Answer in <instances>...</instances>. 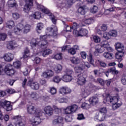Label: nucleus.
Masks as SVG:
<instances>
[{"label": "nucleus", "mask_w": 126, "mask_h": 126, "mask_svg": "<svg viewBox=\"0 0 126 126\" xmlns=\"http://www.w3.org/2000/svg\"><path fill=\"white\" fill-rule=\"evenodd\" d=\"M33 1H34V2H35L38 9H39L40 10L42 11V12L45 13L46 14H48L53 23H54V24H56L57 20L55 18V16H54L53 14L50 13V10L48 9V8L38 3L37 1H36V0H26V4H25L24 7V11L25 12H26L27 13L29 12V11L31 8V6H33Z\"/></svg>", "instance_id": "f257e3e1"}, {"label": "nucleus", "mask_w": 126, "mask_h": 126, "mask_svg": "<svg viewBox=\"0 0 126 126\" xmlns=\"http://www.w3.org/2000/svg\"><path fill=\"white\" fill-rule=\"evenodd\" d=\"M46 34L40 36V45L41 49H46L48 47L47 41H50L49 39L51 37H57L58 36V28L54 26L53 28L49 27L46 29Z\"/></svg>", "instance_id": "f03ea898"}, {"label": "nucleus", "mask_w": 126, "mask_h": 126, "mask_svg": "<svg viewBox=\"0 0 126 126\" xmlns=\"http://www.w3.org/2000/svg\"><path fill=\"white\" fill-rule=\"evenodd\" d=\"M28 113L31 115L34 114V117H33L30 119V122L31 123L33 126H38L42 123V119L41 117L43 116V111L41 110H37L35 109V107L33 105H30L27 108Z\"/></svg>", "instance_id": "7ed1b4c3"}, {"label": "nucleus", "mask_w": 126, "mask_h": 126, "mask_svg": "<svg viewBox=\"0 0 126 126\" xmlns=\"http://www.w3.org/2000/svg\"><path fill=\"white\" fill-rule=\"evenodd\" d=\"M107 102L112 103L113 110H117L118 108H120L122 106V102L119 100V97L117 96H111L109 95L106 97Z\"/></svg>", "instance_id": "20e7f679"}, {"label": "nucleus", "mask_w": 126, "mask_h": 126, "mask_svg": "<svg viewBox=\"0 0 126 126\" xmlns=\"http://www.w3.org/2000/svg\"><path fill=\"white\" fill-rule=\"evenodd\" d=\"M29 43H30V46L33 50H37V49L41 48V42H40V39H39L33 38L31 41H29Z\"/></svg>", "instance_id": "39448f33"}, {"label": "nucleus", "mask_w": 126, "mask_h": 126, "mask_svg": "<svg viewBox=\"0 0 126 126\" xmlns=\"http://www.w3.org/2000/svg\"><path fill=\"white\" fill-rule=\"evenodd\" d=\"M4 71L7 75H9V76L13 75L15 73V71L12 67V65L10 64H8L5 66Z\"/></svg>", "instance_id": "423d86ee"}, {"label": "nucleus", "mask_w": 126, "mask_h": 126, "mask_svg": "<svg viewBox=\"0 0 126 126\" xmlns=\"http://www.w3.org/2000/svg\"><path fill=\"white\" fill-rule=\"evenodd\" d=\"M73 33L74 36H75L76 37H83V36H86V35H87L88 31L85 29H82L80 30L79 31H74Z\"/></svg>", "instance_id": "0eeeda50"}, {"label": "nucleus", "mask_w": 126, "mask_h": 126, "mask_svg": "<svg viewBox=\"0 0 126 126\" xmlns=\"http://www.w3.org/2000/svg\"><path fill=\"white\" fill-rule=\"evenodd\" d=\"M100 45L101 47H103L104 50H106L108 52H113V51H114V49L111 47L109 41L107 40H103L101 41Z\"/></svg>", "instance_id": "6e6552de"}, {"label": "nucleus", "mask_w": 126, "mask_h": 126, "mask_svg": "<svg viewBox=\"0 0 126 126\" xmlns=\"http://www.w3.org/2000/svg\"><path fill=\"white\" fill-rule=\"evenodd\" d=\"M57 7L60 8H68V5H67L66 1L64 0H55Z\"/></svg>", "instance_id": "1a4fd4ad"}, {"label": "nucleus", "mask_w": 126, "mask_h": 126, "mask_svg": "<svg viewBox=\"0 0 126 126\" xmlns=\"http://www.w3.org/2000/svg\"><path fill=\"white\" fill-rule=\"evenodd\" d=\"M1 105L3 109L6 110L7 112H9V111H11V110H12V105H11V103H10V101L6 100L2 101Z\"/></svg>", "instance_id": "9d476101"}, {"label": "nucleus", "mask_w": 126, "mask_h": 126, "mask_svg": "<svg viewBox=\"0 0 126 126\" xmlns=\"http://www.w3.org/2000/svg\"><path fill=\"white\" fill-rule=\"evenodd\" d=\"M77 84L78 85H84L86 83V78L83 76V73H79L77 75Z\"/></svg>", "instance_id": "9b49d317"}, {"label": "nucleus", "mask_w": 126, "mask_h": 126, "mask_svg": "<svg viewBox=\"0 0 126 126\" xmlns=\"http://www.w3.org/2000/svg\"><path fill=\"white\" fill-rule=\"evenodd\" d=\"M28 86H30L33 90H38L40 88V84L37 82H33L30 80L28 82Z\"/></svg>", "instance_id": "f8f14e48"}, {"label": "nucleus", "mask_w": 126, "mask_h": 126, "mask_svg": "<svg viewBox=\"0 0 126 126\" xmlns=\"http://www.w3.org/2000/svg\"><path fill=\"white\" fill-rule=\"evenodd\" d=\"M71 92V90L67 87H62L59 90V93L62 95H66Z\"/></svg>", "instance_id": "ddd939ff"}, {"label": "nucleus", "mask_w": 126, "mask_h": 126, "mask_svg": "<svg viewBox=\"0 0 126 126\" xmlns=\"http://www.w3.org/2000/svg\"><path fill=\"white\" fill-rule=\"evenodd\" d=\"M18 45H17V43L15 42V41H10L8 42L6 45L7 49H8V50H14L15 48H16Z\"/></svg>", "instance_id": "4468645a"}, {"label": "nucleus", "mask_w": 126, "mask_h": 126, "mask_svg": "<svg viewBox=\"0 0 126 126\" xmlns=\"http://www.w3.org/2000/svg\"><path fill=\"white\" fill-rule=\"evenodd\" d=\"M44 111L46 115H47V116H52L54 113V110L50 106H46L44 109Z\"/></svg>", "instance_id": "2eb2a0df"}, {"label": "nucleus", "mask_w": 126, "mask_h": 126, "mask_svg": "<svg viewBox=\"0 0 126 126\" xmlns=\"http://www.w3.org/2000/svg\"><path fill=\"white\" fill-rule=\"evenodd\" d=\"M13 54L10 53H8L5 54L4 56H3V59L5 62H11L13 60Z\"/></svg>", "instance_id": "dca6fc26"}, {"label": "nucleus", "mask_w": 126, "mask_h": 126, "mask_svg": "<svg viewBox=\"0 0 126 126\" xmlns=\"http://www.w3.org/2000/svg\"><path fill=\"white\" fill-rule=\"evenodd\" d=\"M53 125H60V126H63V119L62 117H59L57 119L53 121Z\"/></svg>", "instance_id": "f3484780"}, {"label": "nucleus", "mask_w": 126, "mask_h": 126, "mask_svg": "<svg viewBox=\"0 0 126 126\" xmlns=\"http://www.w3.org/2000/svg\"><path fill=\"white\" fill-rule=\"evenodd\" d=\"M54 75V72L51 70H47L42 73V76L44 78H49Z\"/></svg>", "instance_id": "a211bd4d"}, {"label": "nucleus", "mask_w": 126, "mask_h": 126, "mask_svg": "<svg viewBox=\"0 0 126 126\" xmlns=\"http://www.w3.org/2000/svg\"><path fill=\"white\" fill-rule=\"evenodd\" d=\"M89 101L91 105L92 106H94V105H96V104H98L99 99L97 96H93L90 98Z\"/></svg>", "instance_id": "6ab92c4d"}, {"label": "nucleus", "mask_w": 126, "mask_h": 126, "mask_svg": "<svg viewBox=\"0 0 126 126\" xmlns=\"http://www.w3.org/2000/svg\"><path fill=\"white\" fill-rule=\"evenodd\" d=\"M115 48L118 52H125V46L120 42L116 43Z\"/></svg>", "instance_id": "aec40b11"}, {"label": "nucleus", "mask_w": 126, "mask_h": 126, "mask_svg": "<svg viewBox=\"0 0 126 126\" xmlns=\"http://www.w3.org/2000/svg\"><path fill=\"white\" fill-rule=\"evenodd\" d=\"M91 94V91L88 89H83L82 90V96L84 98H86L88 96H89Z\"/></svg>", "instance_id": "412c9836"}, {"label": "nucleus", "mask_w": 126, "mask_h": 126, "mask_svg": "<svg viewBox=\"0 0 126 126\" xmlns=\"http://www.w3.org/2000/svg\"><path fill=\"white\" fill-rule=\"evenodd\" d=\"M85 69V68L84 67V65H83L77 66L74 68L75 72L76 73H81V71H83V70Z\"/></svg>", "instance_id": "4be33fe9"}, {"label": "nucleus", "mask_w": 126, "mask_h": 126, "mask_svg": "<svg viewBox=\"0 0 126 126\" xmlns=\"http://www.w3.org/2000/svg\"><path fill=\"white\" fill-rule=\"evenodd\" d=\"M124 54H125V51L118 52L115 54V58L118 60L119 62H122Z\"/></svg>", "instance_id": "5701e85b"}, {"label": "nucleus", "mask_w": 126, "mask_h": 126, "mask_svg": "<svg viewBox=\"0 0 126 126\" xmlns=\"http://www.w3.org/2000/svg\"><path fill=\"white\" fill-rule=\"evenodd\" d=\"M29 97H31L33 100H38L40 99V95L36 92L32 93L31 94H28Z\"/></svg>", "instance_id": "b1692460"}, {"label": "nucleus", "mask_w": 126, "mask_h": 126, "mask_svg": "<svg viewBox=\"0 0 126 126\" xmlns=\"http://www.w3.org/2000/svg\"><path fill=\"white\" fill-rule=\"evenodd\" d=\"M62 80L64 82H69L72 80V76H71V75H67L66 74V75H64L62 77Z\"/></svg>", "instance_id": "393cba45"}, {"label": "nucleus", "mask_w": 126, "mask_h": 126, "mask_svg": "<svg viewBox=\"0 0 126 126\" xmlns=\"http://www.w3.org/2000/svg\"><path fill=\"white\" fill-rule=\"evenodd\" d=\"M105 114H103L100 113H97L96 114L95 118L96 119H97V120L100 121V122H102V121H104V120H105Z\"/></svg>", "instance_id": "a878e982"}, {"label": "nucleus", "mask_w": 126, "mask_h": 126, "mask_svg": "<svg viewBox=\"0 0 126 126\" xmlns=\"http://www.w3.org/2000/svg\"><path fill=\"white\" fill-rule=\"evenodd\" d=\"M95 51L94 53H99V54H102L104 51L105 49L102 46L100 45H96L95 47Z\"/></svg>", "instance_id": "bb28decb"}, {"label": "nucleus", "mask_w": 126, "mask_h": 126, "mask_svg": "<svg viewBox=\"0 0 126 126\" xmlns=\"http://www.w3.org/2000/svg\"><path fill=\"white\" fill-rule=\"evenodd\" d=\"M70 61L73 64H78V63H80V59L78 57H71Z\"/></svg>", "instance_id": "cd10ccee"}, {"label": "nucleus", "mask_w": 126, "mask_h": 126, "mask_svg": "<svg viewBox=\"0 0 126 126\" xmlns=\"http://www.w3.org/2000/svg\"><path fill=\"white\" fill-rule=\"evenodd\" d=\"M103 57L107 60H112L113 59V54L105 52L103 54Z\"/></svg>", "instance_id": "c85d7f7f"}, {"label": "nucleus", "mask_w": 126, "mask_h": 126, "mask_svg": "<svg viewBox=\"0 0 126 126\" xmlns=\"http://www.w3.org/2000/svg\"><path fill=\"white\" fill-rule=\"evenodd\" d=\"M20 28L18 27H16L14 28V32L15 34H16V35H19L20 33L21 32V31H22V29L21 27L23 26V25L21 24H20L19 25Z\"/></svg>", "instance_id": "c756f323"}, {"label": "nucleus", "mask_w": 126, "mask_h": 126, "mask_svg": "<svg viewBox=\"0 0 126 126\" xmlns=\"http://www.w3.org/2000/svg\"><path fill=\"white\" fill-rule=\"evenodd\" d=\"M43 28L44 25H43V23H39L37 24L36 26V31L37 33H41V30H42Z\"/></svg>", "instance_id": "7c9ffc66"}, {"label": "nucleus", "mask_w": 126, "mask_h": 126, "mask_svg": "<svg viewBox=\"0 0 126 126\" xmlns=\"http://www.w3.org/2000/svg\"><path fill=\"white\" fill-rule=\"evenodd\" d=\"M85 9H86V6L80 7L78 9V12L80 13V14L83 15L85 14Z\"/></svg>", "instance_id": "2f4dec72"}, {"label": "nucleus", "mask_w": 126, "mask_h": 126, "mask_svg": "<svg viewBox=\"0 0 126 126\" xmlns=\"http://www.w3.org/2000/svg\"><path fill=\"white\" fill-rule=\"evenodd\" d=\"M7 27L8 28H9V29H11V28H13V27H14V22L12 20H9L6 23Z\"/></svg>", "instance_id": "473e14b6"}, {"label": "nucleus", "mask_w": 126, "mask_h": 126, "mask_svg": "<svg viewBox=\"0 0 126 126\" xmlns=\"http://www.w3.org/2000/svg\"><path fill=\"white\" fill-rule=\"evenodd\" d=\"M53 53V51L50 49H47L43 51L42 53L43 57H46V56H49V55L52 54Z\"/></svg>", "instance_id": "72a5a7b5"}, {"label": "nucleus", "mask_w": 126, "mask_h": 126, "mask_svg": "<svg viewBox=\"0 0 126 126\" xmlns=\"http://www.w3.org/2000/svg\"><path fill=\"white\" fill-rule=\"evenodd\" d=\"M63 69V66L61 64H57L54 67V70L57 73L61 72Z\"/></svg>", "instance_id": "f704fd0d"}, {"label": "nucleus", "mask_w": 126, "mask_h": 126, "mask_svg": "<svg viewBox=\"0 0 126 126\" xmlns=\"http://www.w3.org/2000/svg\"><path fill=\"white\" fill-rule=\"evenodd\" d=\"M7 5L9 7H13V6H15V5H16L15 0H8Z\"/></svg>", "instance_id": "c9c22d12"}, {"label": "nucleus", "mask_w": 126, "mask_h": 126, "mask_svg": "<svg viewBox=\"0 0 126 126\" xmlns=\"http://www.w3.org/2000/svg\"><path fill=\"white\" fill-rule=\"evenodd\" d=\"M63 22L64 25V27L65 29H66V32H71V30H72L73 29L72 27H69V26L65 24V23L64 21H63Z\"/></svg>", "instance_id": "e433bc0d"}, {"label": "nucleus", "mask_w": 126, "mask_h": 126, "mask_svg": "<svg viewBox=\"0 0 126 126\" xmlns=\"http://www.w3.org/2000/svg\"><path fill=\"white\" fill-rule=\"evenodd\" d=\"M30 54V51L28 48H26L24 51V53L23 54L24 59H26V58H28L29 57Z\"/></svg>", "instance_id": "4c0bfd02"}, {"label": "nucleus", "mask_w": 126, "mask_h": 126, "mask_svg": "<svg viewBox=\"0 0 126 126\" xmlns=\"http://www.w3.org/2000/svg\"><path fill=\"white\" fill-rule=\"evenodd\" d=\"M31 26L29 25H26L24 27V33H27L28 32H30Z\"/></svg>", "instance_id": "58836bf2"}, {"label": "nucleus", "mask_w": 126, "mask_h": 126, "mask_svg": "<svg viewBox=\"0 0 126 126\" xmlns=\"http://www.w3.org/2000/svg\"><path fill=\"white\" fill-rule=\"evenodd\" d=\"M110 37H117L118 36V32L116 30H111L109 31Z\"/></svg>", "instance_id": "ea45409f"}, {"label": "nucleus", "mask_w": 126, "mask_h": 126, "mask_svg": "<svg viewBox=\"0 0 126 126\" xmlns=\"http://www.w3.org/2000/svg\"><path fill=\"white\" fill-rule=\"evenodd\" d=\"M32 16L34 19H39V18H41V13L39 12H36L32 15Z\"/></svg>", "instance_id": "a19ab883"}, {"label": "nucleus", "mask_w": 126, "mask_h": 126, "mask_svg": "<svg viewBox=\"0 0 126 126\" xmlns=\"http://www.w3.org/2000/svg\"><path fill=\"white\" fill-rule=\"evenodd\" d=\"M88 61L91 64L94 65V59H93L91 54H90L88 56Z\"/></svg>", "instance_id": "79ce46f5"}, {"label": "nucleus", "mask_w": 126, "mask_h": 126, "mask_svg": "<svg viewBox=\"0 0 126 126\" xmlns=\"http://www.w3.org/2000/svg\"><path fill=\"white\" fill-rule=\"evenodd\" d=\"M81 25L80 24H77L76 22H74L73 23V26L72 27L73 31H77L76 29H78L80 27Z\"/></svg>", "instance_id": "37998d69"}, {"label": "nucleus", "mask_w": 126, "mask_h": 126, "mask_svg": "<svg viewBox=\"0 0 126 126\" xmlns=\"http://www.w3.org/2000/svg\"><path fill=\"white\" fill-rule=\"evenodd\" d=\"M69 107L71 109L72 113H74V112H76V111H77V109H78V106H77V105L75 104L70 106Z\"/></svg>", "instance_id": "c03bdc74"}, {"label": "nucleus", "mask_w": 126, "mask_h": 126, "mask_svg": "<svg viewBox=\"0 0 126 126\" xmlns=\"http://www.w3.org/2000/svg\"><path fill=\"white\" fill-rule=\"evenodd\" d=\"M13 66L16 68H20V66H21V63L19 61H16L13 63Z\"/></svg>", "instance_id": "a18cd8bd"}, {"label": "nucleus", "mask_w": 126, "mask_h": 126, "mask_svg": "<svg viewBox=\"0 0 126 126\" xmlns=\"http://www.w3.org/2000/svg\"><path fill=\"white\" fill-rule=\"evenodd\" d=\"M68 52L69 54L72 55H75V54H76V51H75V49H74V48L73 47L69 48L68 50Z\"/></svg>", "instance_id": "49530a36"}, {"label": "nucleus", "mask_w": 126, "mask_h": 126, "mask_svg": "<svg viewBox=\"0 0 126 126\" xmlns=\"http://www.w3.org/2000/svg\"><path fill=\"white\" fill-rule=\"evenodd\" d=\"M62 80V78L60 77V76H56L53 78L54 82H56V83H59Z\"/></svg>", "instance_id": "de8ad7c7"}, {"label": "nucleus", "mask_w": 126, "mask_h": 126, "mask_svg": "<svg viewBox=\"0 0 126 126\" xmlns=\"http://www.w3.org/2000/svg\"><path fill=\"white\" fill-rule=\"evenodd\" d=\"M103 38L106 40H109L110 39L111 35H110L109 32H105L103 33Z\"/></svg>", "instance_id": "09e8293b"}, {"label": "nucleus", "mask_w": 126, "mask_h": 126, "mask_svg": "<svg viewBox=\"0 0 126 126\" xmlns=\"http://www.w3.org/2000/svg\"><path fill=\"white\" fill-rule=\"evenodd\" d=\"M65 114L66 115H69L70 114H72V112L71 111V109H70V106H68L64 110Z\"/></svg>", "instance_id": "8fccbe9b"}, {"label": "nucleus", "mask_w": 126, "mask_h": 126, "mask_svg": "<svg viewBox=\"0 0 126 126\" xmlns=\"http://www.w3.org/2000/svg\"><path fill=\"white\" fill-rule=\"evenodd\" d=\"M93 39L95 43H100V41H101V38L97 35L94 36Z\"/></svg>", "instance_id": "3c124183"}, {"label": "nucleus", "mask_w": 126, "mask_h": 126, "mask_svg": "<svg viewBox=\"0 0 126 126\" xmlns=\"http://www.w3.org/2000/svg\"><path fill=\"white\" fill-rule=\"evenodd\" d=\"M6 34L5 33H1L0 34V41H4L6 39Z\"/></svg>", "instance_id": "603ef678"}, {"label": "nucleus", "mask_w": 126, "mask_h": 126, "mask_svg": "<svg viewBox=\"0 0 126 126\" xmlns=\"http://www.w3.org/2000/svg\"><path fill=\"white\" fill-rule=\"evenodd\" d=\"M54 59H55V60H57L58 61H60V60H62V59H63L62 53L56 54L54 56Z\"/></svg>", "instance_id": "864d4df0"}, {"label": "nucleus", "mask_w": 126, "mask_h": 126, "mask_svg": "<svg viewBox=\"0 0 126 126\" xmlns=\"http://www.w3.org/2000/svg\"><path fill=\"white\" fill-rule=\"evenodd\" d=\"M90 11L92 13H96V12L98 11V7L96 6H94V7L91 9Z\"/></svg>", "instance_id": "5fc2aeb1"}, {"label": "nucleus", "mask_w": 126, "mask_h": 126, "mask_svg": "<svg viewBox=\"0 0 126 126\" xmlns=\"http://www.w3.org/2000/svg\"><path fill=\"white\" fill-rule=\"evenodd\" d=\"M122 83L123 85H126V75L124 74L122 76V78L121 79Z\"/></svg>", "instance_id": "6e6d98bb"}, {"label": "nucleus", "mask_w": 126, "mask_h": 126, "mask_svg": "<svg viewBox=\"0 0 126 126\" xmlns=\"http://www.w3.org/2000/svg\"><path fill=\"white\" fill-rule=\"evenodd\" d=\"M50 92L52 94V95L56 94H57V89L56 88H55L54 87H52V88H50Z\"/></svg>", "instance_id": "4d7b16f0"}, {"label": "nucleus", "mask_w": 126, "mask_h": 126, "mask_svg": "<svg viewBox=\"0 0 126 126\" xmlns=\"http://www.w3.org/2000/svg\"><path fill=\"white\" fill-rule=\"evenodd\" d=\"M13 18L15 19V20H17V19H18L20 17L19 14L18 13H14L12 14Z\"/></svg>", "instance_id": "13d9d810"}, {"label": "nucleus", "mask_w": 126, "mask_h": 126, "mask_svg": "<svg viewBox=\"0 0 126 126\" xmlns=\"http://www.w3.org/2000/svg\"><path fill=\"white\" fill-rule=\"evenodd\" d=\"M100 114H102L103 115H105L106 113H107V108L106 107H102L100 109Z\"/></svg>", "instance_id": "bf43d9fd"}, {"label": "nucleus", "mask_w": 126, "mask_h": 126, "mask_svg": "<svg viewBox=\"0 0 126 126\" xmlns=\"http://www.w3.org/2000/svg\"><path fill=\"white\" fill-rule=\"evenodd\" d=\"M81 108L84 109H88L89 108V104L84 102L82 104Z\"/></svg>", "instance_id": "052dcab7"}, {"label": "nucleus", "mask_w": 126, "mask_h": 126, "mask_svg": "<svg viewBox=\"0 0 126 126\" xmlns=\"http://www.w3.org/2000/svg\"><path fill=\"white\" fill-rule=\"evenodd\" d=\"M58 102H59V103H66L67 99L64 98H59Z\"/></svg>", "instance_id": "680f3d73"}, {"label": "nucleus", "mask_w": 126, "mask_h": 126, "mask_svg": "<svg viewBox=\"0 0 126 126\" xmlns=\"http://www.w3.org/2000/svg\"><path fill=\"white\" fill-rule=\"evenodd\" d=\"M98 62L100 65H101L102 67H106V66H107V63L104 62V61H99Z\"/></svg>", "instance_id": "e2e57ef3"}, {"label": "nucleus", "mask_w": 126, "mask_h": 126, "mask_svg": "<svg viewBox=\"0 0 126 126\" xmlns=\"http://www.w3.org/2000/svg\"><path fill=\"white\" fill-rule=\"evenodd\" d=\"M112 11H114V7H111L109 9L105 10L104 13L105 14H108V13H110V12Z\"/></svg>", "instance_id": "0e129e2a"}, {"label": "nucleus", "mask_w": 126, "mask_h": 126, "mask_svg": "<svg viewBox=\"0 0 126 126\" xmlns=\"http://www.w3.org/2000/svg\"><path fill=\"white\" fill-rule=\"evenodd\" d=\"M72 73H73V70L70 69H67L66 70V74L68 75H71Z\"/></svg>", "instance_id": "69168bd1"}, {"label": "nucleus", "mask_w": 126, "mask_h": 126, "mask_svg": "<svg viewBox=\"0 0 126 126\" xmlns=\"http://www.w3.org/2000/svg\"><path fill=\"white\" fill-rule=\"evenodd\" d=\"M67 5H68V8L72 4V0H65Z\"/></svg>", "instance_id": "338daca9"}, {"label": "nucleus", "mask_w": 126, "mask_h": 126, "mask_svg": "<svg viewBox=\"0 0 126 126\" xmlns=\"http://www.w3.org/2000/svg\"><path fill=\"white\" fill-rule=\"evenodd\" d=\"M87 56V54H86V52H81V58H82V59H84V60H85V59H86Z\"/></svg>", "instance_id": "774afa93"}]
</instances>
